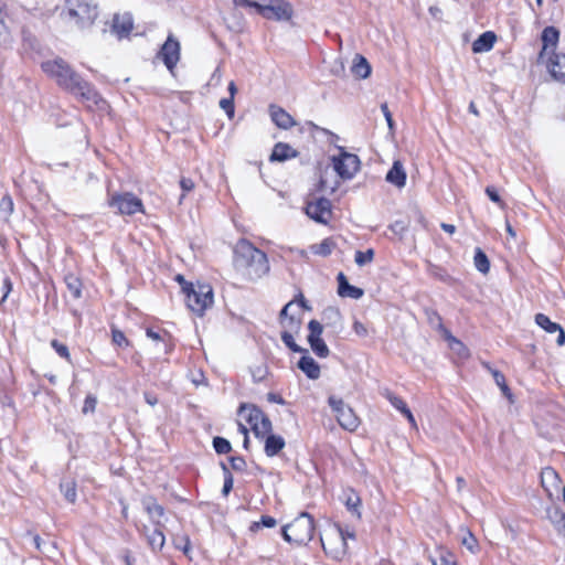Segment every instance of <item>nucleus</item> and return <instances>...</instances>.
Returning a JSON list of instances; mask_svg holds the SVG:
<instances>
[{"label":"nucleus","instance_id":"nucleus-33","mask_svg":"<svg viewBox=\"0 0 565 565\" xmlns=\"http://www.w3.org/2000/svg\"><path fill=\"white\" fill-rule=\"evenodd\" d=\"M436 553L437 557L433 561V565H459L457 556L449 548L438 546Z\"/></svg>","mask_w":565,"mask_h":565},{"label":"nucleus","instance_id":"nucleus-22","mask_svg":"<svg viewBox=\"0 0 565 565\" xmlns=\"http://www.w3.org/2000/svg\"><path fill=\"white\" fill-rule=\"evenodd\" d=\"M386 182L402 189L406 184L407 173L401 160H394L385 177Z\"/></svg>","mask_w":565,"mask_h":565},{"label":"nucleus","instance_id":"nucleus-59","mask_svg":"<svg viewBox=\"0 0 565 565\" xmlns=\"http://www.w3.org/2000/svg\"><path fill=\"white\" fill-rule=\"evenodd\" d=\"M232 488H233V478H232V475L228 473V476L224 480V486H223L224 494H227L232 490Z\"/></svg>","mask_w":565,"mask_h":565},{"label":"nucleus","instance_id":"nucleus-63","mask_svg":"<svg viewBox=\"0 0 565 565\" xmlns=\"http://www.w3.org/2000/svg\"><path fill=\"white\" fill-rule=\"evenodd\" d=\"M228 92H230V97H232L234 99L235 94L237 93V87H236V84L234 81H231L228 83Z\"/></svg>","mask_w":565,"mask_h":565},{"label":"nucleus","instance_id":"nucleus-1","mask_svg":"<svg viewBox=\"0 0 565 565\" xmlns=\"http://www.w3.org/2000/svg\"><path fill=\"white\" fill-rule=\"evenodd\" d=\"M43 73L64 92L74 96L87 109L105 110L107 100L95 85L77 73L64 58L55 57L41 63Z\"/></svg>","mask_w":565,"mask_h":565},{"label":"nucleus","instance_id":"nucleus-44","mask_svg":"<svg viewBox=\"0 0 565 565\" xmlns=\"http://www.w3.org/2000/svg\"><path fill=\"white\" fill-rule=\"evenodd\" d=\"M491 375L493 376L495 384L500 387L502 393L504 395H510V387L507 383L504 374L501 371L495 370V371H492Z\"/></svg>","mask_w":565,"mask_h":565},{"label":"nucleus","instance_id":"nucleus-45","mask_svg":"<svg viewBox=\"0 0 565 565\" xmlns=\"http://www.w3.org/2000/svg\"><path fill=\"white\" fill-rule=\"evenodd\" d=\"M487 196L493 202L495 203L500 209H505L507 207V204L505 202L501 199L498 190L492 186V185H488L484 190Z\"/></svg>","mask_w":565,"mask_h":565},{"label":"nucleus","instance_id":"nucleus-58","mask_svg":"<svg viewBox=\"0 0 565 565\" xmlns=\"http://www.w3.org/2000/svg\"><path fill=\"white\" fill-rule=\"evenodd\" d=\"M145 401L150 405L154 406L158 404V397L154 393L146 392L145 393Z\"/></svg>","mask_w":565,"mask_h":565},{"label":"nucleus","instance_id":"nucleus-28","mask_svg":"<svg viewBox=\"0 0 565 565\" xmlns=\"http://www.w3.org/2000/svg\"><path fill=\"white\" fill-rule=\"evenodd\" d=\"M343 503L353 514H356L358 516L361 515L360 507L362 504V500L354 489L348 488L343 491Z\"/></svg>","mask_w":565,"mask_h":565},{"label":"nucleus","instance_id":"nucleus-34","mask_svg":"<svg viewBox=\"0 0 565 565\" xmlns=\"http://www.w3.org/2000/svg\"><path fill=\"white\" fill-rule=\"evenodd\" d=\"M146 335L156 342H163L166 344V352L173 349L172 337L167 330L156 331L152 328L146 329Z\"/></svg>","mask_w":565,"mask_h":565},{"label":"nucleus","instance_id":"nucleus-24","mask_svg":"<svg viewBox=\"0 0 565 565\" xmlns=\"http://www.w3.org/2000/svg\"><path fill=\"white\" fill-rule=\"evenodd\" d=\"M299 156V152L294 149L289 143L286 142H277L273 151L269 156L270 162H284L289 159L297 158Z\"/></svg>","mask_w":565,"mask_h":565},{"label":"nucleus","instance_id":"nucleus-60","mask_svg":"<svg viewBox=\"0 0 565 565\" xmlns=\"http://www.w3.org/2000/svg\"><path fill=\"white\" fill-rule=\"evenodd\" d=\"M403 415L406 417V419L408 420L409 425L417 429V423H416V419L414 417V415L412 414L411 409H406V412L403 413Z\"/></svg>","mask_w":565,"mask_h":565},{"label":"nucleus","instance_id":"nucleus-46","mask_svg":"<svg viewBox=\"0 0 565 565\" xmlns=\"http://www.w3.org/2000/svg\"><path fill=\"white\" fill-rule=\"evenodd\" d=\"M96 406H97V398L95 395L93 394H87L85 399H84V404H83V407H82V413L84 415H87V414H92L96 411Z\"/></svg>","mask_w":565,"mask_h":565},{"label":"nucleus","instance_id":"nucleus-43","mask_svg":"<svg viewBox=\"0 0 565 565\" xmlns=\"http://www.w3.org/2000/svg\"><path fill=\"white\" fill-rule=\"evenodd\" d=\"M213 447L218 455H226L232 451L231 443L223 437H214Z\"/></svg>","mask_w":565,"mask_h":565},{"label":"nucleus","instance_id":"nucleus-13","mask_svg":"<svg viewBox=\"0 0 565 565\" xmlns=\"http://www.w3.org/2000/svg\"><path fill=\"white\" fill-rule=\"evenodd\" d=\"M360 159L356 154L340 150L338 156L332 158L334 171L343 180L352 179L360 170Z\"/></svg>","mask_w":565,"mask_h":565},{"label":"nucleus","instance_id":"nucleus-36","mask_svg":"<svg viewBox=\"0 0 565 565\" xmlns=\"http://www.w3.org/2000/svg\"><path fill=\"white\" fill-rule=\"evenodd\" d=\"M110 334H111L113 345H115L117 348H121V349H127V348L131 347V341L117 327L111 326Z\"/></svg>","mask_w":565,"mask_h":565},{"label":"nucleus","instance_id":"nucleus-55","mask_svg":"<svg viewBox=\"0 0 565 565\" xmlns=\"http://www.w3.org/2000/svg\"><path fill=\"white\" fill-rule=\"evenodd\" d=\"M353 330L358 335H362V337L366 335V333H367L365 326L360 321H355L353 323Z\"/></svg>","mask_w":565,"mask_h":565},{"label":"nucleus","instance_id":"nucleus-38","mask_svg":"<svg viewBox=\"0 0 565 565\" xmlns=\"http://www.w3.org/2000/svg\"><path fill=\"white\" fill-rule=\"evenodd\" d=\"M277 525V520L270 515H262L259 521H253L249 524V532L257 533L263 527H275Z\"/></svg>","mask_w":565,"mask_h":565},{"label":"nucleus","instance_id":"nucleus-21","mask_svg":"<svg viewBox=\"0 0 565 565\" xmlns=\"http://www.w3.org/2000/svg\"><path fill=\"white\" fill-rule=\"evenodd\" d=\"M338 295L341 298L360 299L364 295V290L360 287L353 286L349 282L344 273L340 271L337 275Z\"/></svg>","mask_w":565,"mask_h":565},{"label":"nucleus","instance_id":"nucleus-40","mask_svg":"<svg viewBox=\"0 0 565 565\" xmlns=\"http://www.w3.org/2000/svg\"><path fill=\"white\" fill-rule=\"evenodd\" d=\"M14 211V203L10 194H4L0 199V215L4 218H9Z\"/></svg>","mask_w":565,"mask_h":565},{"label":"nucleus","instance_id":"nucleus-52","mask_svg":"<svg viewBox=\"0 0 565 565\" xmlns=\"http://www.w3.org/2000/svg\"><path fill=\"white\" fill-rule=\"evenodd\" d=\"M462 544L471 552H475L478 547V541L469 530H467V535L462 539Z\"/></svg>","mask_w":565,"mask_h":565},{"label":"nucleus","instance_id":"nucleus-19","mask_svg":"<svg viewBox=\"0 0 565 565\" xmlns=\"http://www.w3.org/2000/svg\"><path fill=\"white\" fill-rule=\"evenodd\" d=\"M268 111L273 122L280 129L288 130L297 125L294 117L278 105H269Z\"/></svg>","mask_w":565,"mask_h":565},{"label":"nucleus","instance_id":"nucleus-53","mask_svg":"<svg viewBox=\"0 0 565 565\" xmlns=\"http://www.w3.org/2000/svg\"><path fill=\"white\" fill-rule=\"evenodd\" d=\"M174 280L179 284L180 288H181V291L183 294V296L189 291V289L195 284V282H191V281H188L185 279V277L182 275V274H178L175 275L174 277Z\"/></svg>","mask_w":565,"mask_h":565},{"label":"nucleus","instance_id":"nucleus-2","mask_svg":"<svg viewBox=\"0 0 565 565\" xmlns=\"http://www.w3.org/2000/svg\"><path fill=\"white\" fill-rule=\"evenodd\" d=\"M232 267L242 281L255 282L267 276L270 264L267 254L249 239L239 238L232 249Z\"/></svg>","mask_w":565,"mask_h":565},{"label":"nucleus","instance_id":"nucleus-49","mask_svg":"<svg viewBox=\"0 0 565 565\" xmlns=\"http://www.w3.org/2000/svg\"><path fill=\"white\" fill-rule=\"evenodd\" d=\"M62 490H63L65 499L68 502L74 503L76 501L77 493H76L75 482H70V483H66L65 486H62Z\"/></svg>","mask_w":565,"mask_h":565},{"label":"nucleus","instance_id":"nucleus-47","mask_svg":"<svg viewBox=\"0 0 565 565\" xmlns=\"http://www.w3.org/2000/svg\"><path fill=\"white\" fill-rule=\"evenodd\" d=\"M230 466L234 471L244 472L246 471L247 463L242 456L230 457Z\"/></svg>","mask_w":565,"mask_h":565},{"label":"nucleus","instance_id":"nucleus-50","mask_svg":"<svg viewBox=\"0 0 565 565\" xmlns=\"http://www.w3.org/2000/svg\"><path fill=\"white\" fill-rule=\"evenodd\" d=\"M12 288H13V284H12L11 278L9 276H6L2 280V286H1L2 296L0 299V303H3L7 300L8 296L12 291Z\"/></svg>","mask_w":565,"mask_h":565},{"label":"nucleus","instance_id":"nucleus-37","mask_svg":"<svg viewBox=\"0 0 565 565\" xmlns=\"http://www.w3.org/2000/svg\"><path fill=\"white\" fill-rule=\"evenodd\" d=\"M534 319L535 323L547 333H555L561 329V324L551 321V319L544 313H536Z\"/></svg>","mask_w":565,"mask_h":565},{"label":"nucleus","instance_id":"nucleus-14","mask_svg":"<svg viewBox=\"0 0 565 565\" xmlns=\"http://www.w3.org/2000/svg\"><path fill=\"white\" fill-rule=\"evenodd\" d=\"M308 343L312 352L320 359H326L330 355V350L322 339L323 324L312 319L308 323Z\"/></svg>","mask_w":565,"mask_h":565},{"label":"nucleus","instance_id":"nucleus-9","mask_svg":"<svg viewBox=\"0 0 565 565\" xmlns=\"http://www.w3.org/2000/svg\"><path fill=\"white\" fill-rule=\"evenodd\" d=\"M107 204L121 216H132L138 213L146 214L142 200L129 191L108 193Z\"/></svg>","mask_w":565,"mask_h":565},{"label":"nucleus","instance_id":"nucleus-25","mask_svg":"<svg viewBox=\"0 0 565 565\" xmlns=\"http://www.w3.org/2000/svg\"><path fill=\"white\" fill-rule=\"evenodd\" d=\"M298 367L310 380H318L321 374L320 365L311 358L308 352L302 355L298 361Z\"/></svg>","mask_w":565,"mask_h":565},{"label":"nucleus","instance_id":"nucleus-61","mask_svg":"<svg viewBox=\"0 0 565 565\" xmlns=\"http://www.w3.org/2000/svg\"><path fill=\"white\" fill-rule=\"evenodd\" d=\"M556 332L558 333L556 342H557V344H558L559 347H562V345H564V344H565V331H564V329L561 327V329H559V330H557Z\"/></svg>","mask_w":565,"mask_h":565},{"label":"nucleus","instance_id":"nucleus-48","mask_svg":"<svg viewBox=\"0 0 565 565\" xmlns=\"http://www.w3.org/2000/svg\"><path fill=\"white\" fill-rule=\"evenodd\" d=\"M220 107L226 113L230 119L234 117L235 114V105L234 99L232 97L222 98L220 100Z\"/></svg>","mask_w":565,"mask_h":565},{"label":"nucleus","instance_id":"nucleus-56","mask_svg":"<svg viewBox=\"0 0 565 565\" xmlns=\"http://www.w3.org/2000/svg\"><path fill=\"white\" fill-rule=\"evenodd\" d=\"M236 7H250L255 8V6H259L260 2L252 1V0H233Z\"/></svg>","mask_w":565,"mask_h":565},{"label":"nucleus","instance_id":"nucleus-20","mask_svg":"<svg viewBox=\"0 0 565 565\" xmlns=\"http://www.w3.org/2000/svg\"><path fill=\"white\" fill-rule=\"evenodd\" d=\"M428 321L430 323H438V329L441 331L444 339L448 342L450 348H454V344H458L462 348L463 355H469V349L459 339L454 337L451 332L444 326L443 318L436 310H430L428 312Z\"/></svg>","mask_w":565,"mask_h":565},{"label":"nucleus","instance_id":"nucleus-17","mask_svg":"<svg viewBox=\"0 0 565 565\" xmlns=\"http://www.w3.org/2000/svg\"><path fill=\"white\" fill-rule=\"evenodd\" d=\"M159 56L164 65L172 71L180 58V43L171 35L168 36L167 41L160 49Z\"/></svg>","mask_w":565,"mask_h":565},{"label":"nucleus","instance_id":"nucleus-64","mask_svg":"<svg viewBox=\"0 0 565 565\" xmlns=\"http://www.w3.org/2000/svg\"><path fill=\"white\" fill-rule=\"evenodd\" d=\"M32 540H33V544L35 546L36 550H41V544H42V539L40 537L39 534H32Z\"/></svg>","mask_w":565,"mask_h":565},{"label":"nucleus","instance_id":"nucleus-6","mask_svg":"<svg viewBox=\"0 0 565 565\" xmlns=\"http://www.w3.org/2000/svg\"><path fill=\"white\" fill-rule=\"evenodd\" d=\"M64 12L78 29L92 26L98 18V9L90 0H66Z\"/></svg>","mask_w":565,"mask_h":565},{"label":"nucleus","instance_id":"nucleus-54","mask_svg":"<svg viewBox=\"0 0 565 565\" xmlns=\"http://www.w3.org/2000/svg\"><path fill=\"white\" fill-rule=\"evenodd\" d=\"M381 110H382V113H383V115H384V117H385V119L387 121L388 127L392 129L393 126H394V120H393V117H392V113L390 111L388 106H387L386 103H383L381 105Z\"/></svg>","mask_w":565,"mask_h":565},{"label":"nucleus","instance_id":"nucleus-62","mask_svg":"<svg viewBox=\"0 0 565 565\" xmlns=\"http://www.w3.org/2000/svg\"><path fill=\"white\" fill-rule=\"evenodd\" d=\"M440 227L448 234H454L456 232V226L448 223H441Z\"/></svg>","mask_w":565,"mask_h":565},{"label":"nucleus","instance_id":"nucleus-30","mask_svg":"<svg viewBox=\"0 0 565 565\" xmlns=\"http://www.w3.org/2000/svg\"><path fill=\"white\" fill-rule=\"evenodd\" d=\"M351 72L355 77L364 79L371 74V65L363 55L356 54L353 60Z\"/></svg>","mask_w":565,"mask_h":565},{"label":"nucleus","instance_id":"nucleus-57","mask_svg":"<svg viewBox=\"0 0 565 565\" xmlns=\"http://www.w3.org/2000/svg\"><path fill=\"white\" fill-rule=\"evenodd\" d=\"M291 301H292V305H294L295 302H297V303H298L299 306H301L303 309H309V307L307 306V300L305 299V297H303V295H302V292H301V291H299V292L296 295L295 299H294V300H291Z\"/></svg>","mask_w":565,"mask_h":565},{"label":"nucleus","instance_id":"nucleus-42","mask_svg":"<svg viewBox=\"0 0 565 565\" xmlns=\"http://www.w3.org/2000/svg\"><path fill=\"white\" fill-rule=\"evenodd\" d=\"M51 347L60 358L64 359L68 363H72L71 353L66 344L60 342L57 339H53L51 341Z\"/></svg>","mask_w":565,"mask_h":565},{"label":"nucleus","instance_id":"nucleus-10","mask_svg":"<svg viewBox=\"0 0 565 565\" xmlns=\"http://www.w3.org/2000/svg\"><path fill=\"white\" fill-rule=\"evenodd\" d=\"M328 404L341 428L350 433H353L359 428L361 425L360 417L350 405L344 403L341 397L331 395L328 398Z\"/></svg>","mask_w":565,"mask_h":565},{"label":"nucleus","instance_id":"nucleus-26","mask_svg":"<svg viewBox=\"0 0 565 565\" xmlns=\"http://www.w3.org/2000/svg\"><path fill=\"white\" fill-rule=\"evenodd\" d=\"M497 42V35L493 31H486L480 34L472 43L473 53H483L490 51Z\"/></svg>","mask_w":565,"mask_h":565},{"label":"nucleus","instance_id":"nucleus-15","mask_svg":"<svg viewBox=\"0 0 565 565\" xmlns=\"http://www.w3.org/2000/svg\"><path fill=\"white\" fill-rule=\"evenodd\" d=\"M537 63L545 66L554 81L565 85V53H551L544 58H537Z\"/></svg>","mask_w":565,"mask_h":565},{"label":"nucleus","instance_id":"nucleus-23","mask_svg":"<svg viewBox=\"0 0 565 565\" xmlns=\"http://www.w3.org/2000/svg\"><path fill=\"white\" fill-rule=\"evenodd\" d=\"M262 440L267 457L277 456L286 446L285 439L280 435L273 434V430L264 435Z\"/></svg>","mask_w":565,"mask_h":565},{"label":"nucleus","instance_id":"nucleus-16","mask_svg":"<svg viewBox=\"0 0 565 565\" xmlns=\"http://www.w3.org/2000/svg\"><path fill=\"white\" fill-rule=\"evenodd\" d=\"M163 527L164 525L160 521H156L152 532L149 531L147 525L138 529L139 533L146 537L149 547L156 553L160 552L166 544Z\"/></svg>","mask_w":565,"mask_h":565},{"label":"nucleus","instance_id":"nucleus-4","mask_svg":"<svg viewBox=\"0 0 565 565\" xmlns=\"http://www.w3.org/2000/svg\"><path fill=\"white\" fill-rule=\"evenodd\" d=\"M316 522L311 514L301 512L290 523L281 527L282 539L292 545H307L315 535Z\"/></svg>","mask_w":565,"mask_h":565},{"label":"nucleus","instance_id":"nucleus-12","mask_svg":"<svg viewBox=\"0 0 565 565\" xmlns=\"http://www.w3.org/2000/svg\"><path fill=\"white\" fill-rule=\"evenodd\" d=\"M255 9L267 20L289 21L294 15L292 4L286 0H262Z\"/></svg>","mask_w":565,"mask_h":565},{"label":"nucleus","instance_id":"nucleus-41","mask_svg":"<svg viewBox=\"0 0 565 565\" xmlns=\"http://www.w3.org/2000/svg\"><path fill=\"white\" fill-rule=\"evenodd\" d=\"M375 252L373 248L366 250H356L354 255V262L358 266H364L373 262Z\"/></svg>","mask_w":565,"mask_h":565},{"label":"nucleus","instance_id":"nucleus-35","mask_svg":"<svg viewBox=\"0 0 565 565\" xmlns=\"http://www.w3.org/2000/svg\"><path fill=\"white\" fill-rule=\"evenodd\" d=\"M476 268L482 273L488 274L490 271V260L486 253L480 248H476L473 257Z\"/></svg>","mask_w":565,"mask_h":565},{"label":"nucleus","instance_id":"nucleus-27","mask_svg":"<svg viewBox=\"0 0 565 565\" xmlns=\"http://www.w3.org/2000/svg\"><path fill=\"white\" fill-rule=\"evenodd\" d=\"M338 244L333 237H326L320 243L310 246L311 254L319 257H328L337 248Z\"/></svg>","mask_w":565,"mask_h":565},{"label":"nucleus","instance_id":"nucleus-51","mask_svg":"<svg viewBox=\"0 0 565 565\" xmlns=\"http://www.w3.org/2000/svg\"><path fill=\"white\" fill-rule=\"evenodd\" d=\"M180 188L182 190L181 199H183L188 193H190L195 188V183L191 178L182 177L180 179Z\"/></svg>","mask_w":565,"mask_h":565},{"label":"nucleus","instance_id":"nucleus-7","mask_svg":"<svg viewBox=\"0 0 565 565\" xmlns=\"http://www.w3.org/2000/svg\"><path fill=\"white\" fill-rule=\"evenodd\" d=\"M303 212L310 220L322 225H329L333 218L331 201L317 191H310L305 196Z\"/></svg>","mask_w":565,"mask_h":565},{"label":"nucleus","instance_id":"nucleus-32","mask_svg":"<svg viewBox=\"0 0 565 565\" xmlns=\"http://www.w3.org/2000/svg\"><path fill=\"white\" fill-rule=\"evenodd\" d=\"M64 281L68 291L71 292L74 299H79L83 292V281L82 279L75 275L74 273H68L64 277Z\"/></svg>","mask_w":565,"mask_h":565},{"label":"nucleus","instance_id":"nucleus-18","mask_svg":"<svg viewBox=\"0 0 565 565\" xmlns=\"http://www.w3.org/2000/svg\"><path fill=\"white\" fill-rule=\"evenodd\" d=\"M542 47L539 52L537 58H544L551 53L556 52L559 41V31L555 26H546L541 34Z\"/></svg>","mask_w":565,"mask_h":565},{"label":"nucleus","instance_id":"nucleus-5","mask_svg":"<svg viewBox=\"0 0 565 565\" xmlns=\"http://www.w3.org/2000/svg\"><path fill=\"white\" fill-rule=\"evenodd\" d=\"M186 308L198 317H203L214 305V290L211 284L196 281L184 295Z\"/></svg>","mask_w":565,"mask_h":565},{"label":"nucleus","instance_id":"nucleus-39","mask_svg":"<svg viewBox=\"0 0 565 565\" xmlns=\"http://www.w3.org/2000/svg\"><path fill=\"white\" fill-rule=\"evenodd\" d=\"M382 395L392 404L393 407H395L397 411H399L402 414L404 412H406V409H408V406L407 404L405 403V401L395 395L392 391H390L388 388H385L383 392H382Z\"/></svg>","mask_w":565,"mask_h":565},{"label":"nucleus","instance_id":"nucleus-29","mask_svg":"<svg viewBox=\"0 0 565 565\" xmlns=\"http://www.w3.org/2000/svg\"><path fill=\"white\" fill-rule=\"evenodd\" d=\"M134 29L132 21L119 15H115L113 19L111 30L118 38L128 36Z\"/></svg>","mask_w":565,"mask_h":565},{"label":"nucleus","instance_id":"nucleus-3","mask_svg":"<svg viewBox=\"0 0 565 565\" xmlns=\"http://www.w3.org/2000/svg\"><path fill=\"white\" fill-rule=\"evenodd\" d=\"M237 429L244 436V447H248L249 429L257 439H263L264 435L273 430V424L269 417L255 404L242 403L237 408Z\"/></svg>","mask_w":565,"mask_h":565},{"label":"nucleus","instance_id":"nucleus-8","mask_svg":"<svg viewBox=\"0 0 565 565\" xmlns=\"http://www.w3.org/2000/svg\"><path fill=\"white\" fill-rule=\"evenodd\" d=\"M354 539L353 532H344L343 529L335 524L334 526L326 530L320 537L321 546L327 555L333 558H341L348 552L347 539Z\"/></svg>","mask_w":565,"mask_h":565},{"label":"nucleus","instance_id":"nucleus-11","mask_svg":"<svg viewBox=\"0 0 565 565\" xmlns=\"http://www.w3.org/2000/svg\"><path fill=\"white\" fill-rule=\"evenodd\" d=\"M291 306L292 301L286 303L279 315L280 324L285 328L280 335L281 341L292 352L307 353V350L299 347L294 339V333L298 334L300 331L301 319L295 316H288V310Z\"/></svg>","mask_w":565,"mask_h":565},{"label":"nucleus","instance_id":"nucleus-31","mask_svg":"<svg viewBox=\"0 0 565 565\" xmlns=\"http://www.w3.org/2000/svg\"><path fill=\"white\" fill-rule=\"evenodd\" d=\"M142 505L145 512L148 514L150 519L162 518L164 515V508L163 505L159 504L157 501V498L153 495H147L142 498Z\"/></svg>","mask_w":565,"mask_h":565}]
</instances>
